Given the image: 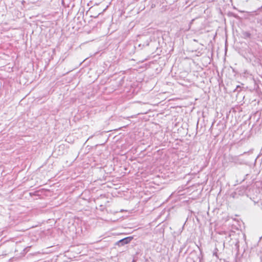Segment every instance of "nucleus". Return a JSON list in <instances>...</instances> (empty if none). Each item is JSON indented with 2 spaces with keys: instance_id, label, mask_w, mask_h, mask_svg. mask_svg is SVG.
<instances>
[{
  "instance_id": "1",
  "label": "nucleus",
  "mask_w": 262,
  "mask_h": 262,
  "mask_svg": "<svg viewBox=\"0 0 262 262\" xmlns=\"http://www.w3.org/2000/svg\"><path fill=\"white\" fill-rule=\"evenodd\" d=\"M133 238L131 236H128L125 237L123 239H121L118 241L116 243V245H117L119 247L123 246L126 244L129 243Z\"/></svg>"
},
{
  "instance_id": "2",
  "label": "nucleus",
  "mask_w": 262,
  "mask_h": 262,
  "mask_svg": "<svg viewBox=\"0 0 262 262\" xmlns=\"http://www.w3.org/2000/svg\"><path fill=\"white\" fill-rule=\"evenodd\" d=\"M248 187L246 186H241L237 188L235 193L239 195H243L246 193Z\"/></svg>"
},
{
  "instance_id": "3",
  "label": "nucleus",
  "mask_w": 262,
  "mask_h": 262,
  "mask_svg": "<svg viewBox=\"0 0 262 262\" xmlns=\"http://www.w3.org/2000/svg\"><path fill=\"white\" fill-rule=\"evenodd\" d=\"M243 34L245 38H250L251 36L250 33L249 32H244Z\"/></svg>"
}]
</instances>
